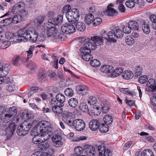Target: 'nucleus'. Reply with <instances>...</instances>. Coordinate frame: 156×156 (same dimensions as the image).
Here are the masks:
<instances>
[{
    "instance_id": "17",
    "label": "nucleus",
    "mask_w": 156,
    "mask_h": 156,
    "mask_svg": "<svg viewBox=\"0 0 156 156\" xmlns=\"http://www.w3.org/2000/svg\"><path fill=\"white\" fill-rule=\"evenodd\" d=\"M83 148L88 156H94L96 154L95 148L92 145L86 144L84 146Z\"/></svg>"
},
{
    "instance_id": "30",
    "label": "nucleus",
    "mask_w": 156,
    "mask_h": 156,
    "mask_svg": "<svg viewBox=\"0 0 156 156\" xmlns=\"http://www.w3.org/2000/svg\"><path fill=\"white\" fill-rule=\"evenodd\" d=\"M134 76L132 72L130 71L126 70L123 72L122 74L123 78L126 80L131 79Z\"/></svg>"
},
{
    "instance_id": "46",
    "label": "nucleus",
    "mask_w": 156,
    "mask_h": 156,
    "mask_svg": "<svg viewBox=\"0 0 156 156\" xmlns=\"http://www.w3.org/2000/svg\"><path fill=\"white\" fill-rule=\"evenodd\" d=\"M79 108L84 112H87L89 111L87 105L85 103H81L80 105Z\"/></svg>"
},
{
    "instance_id": "14",
    "label": "nucleus",
    "mask_w": 156,
    "mask_h": 156,
    "mask_svg": "<svg viewBox=\"0 0 156 156\" xmlns=\"http://www.w3.org/2000/svg\"><path fill=\"white\" fill-rule=\"evenodd\" d=\"M51 139L53 143L54 146L56 147H60L63 144L62 141V138L59 135H53L51 138Z\"/></svg>"
},
{
    "instance_id": "42",
    "label": "nucleus",
    "mask_w": 156,
    "mask_h": 156,
    "mask_svg": "<svg viewBox=\"0 0 156 156\" xmlns=\"http://www.w3.org/2000/svg\"><path fill=\"white\" fill-rule=\"evenodd\" d=\"M84 148L82 147L79 146L76 147L74 149V151L75 154L76 155L74 156H80L82 154L84 151Z\"/></svg>"
},
{
    "instance_id": "53",
    "label": "nucleus",
    "mask_w": 156,
    "mask_h": 156,
    "mask_svg": "<svg viewBox=\"0 0 156 156\" xmlns=\"http://www.w3.org/2000/svg\"><path fill=\"white\" fill-rule=\"evenodd\" d=\"M46 76V74L44 71L40 72L38 75V80L41 82H43L45 79Z\"/></svg>"
},
{
    "instance_id": "63",
    "label": "nucleus",
    "mask_w": 156,
    "mask_h": 156,
    "mask_svg": "<svg viewBox=\"0 0 156 156\" xmlns=\"http://www.w3.org/2000/svg\"><path fill=\"white\" fill-rule=\"evenodd\" d=\"M20 60V56H14L12 59V64L16 66H18Z\"/></svg>"
},
{
    "instance_id": "13",
    "label": "nucleus",
    "mask_w": 156,
    "mask_h": 156,
    "mask_svg": "<svg viewBox=\"0 0 156 156\" xmlns=\"http://www.w3.org/2000/svg\"><path fill=\"white\" fill-rule=\"evenodd\" d=\"M73 128L78 131L83 130L85 127V124L84 121L80 119H76L74 121Z\"/></svg>"
},
{
    "instance_id": "52",
    "label": "nucleus",
    "mask_w": 156,
    "mask_h": 156,
    "mask_svg": "<svg viewBox=\"0 0 156 156\" xmlns=\"http://www.w3.org/2000/svg\"><path fill=\"white\" fill-rule=\"evenodd\" d=\"M102 22L101 18L98 17L95 18L93 20L92 23L94 26H96L99 25Z\"/></svg>"
},
{
    "instance_id": "34",
    "label": "nucleus",
    "mask_w": 156,
    "mask_h": 156,
    "mask_svg": "<svg viewBox=\"0 0 156 156\" xmlns=\"http://www.w3.org/2000/svg\"><path fill=\"white\" fill-rule=\"evenodd\" d=\"M108 125L104 123H100L98 129L100 132L102 133H105L107 132L109 130Z\"/></svg>"
},
{
    "instance_id": "8",
    "label": "nucleus",
    "mask_w": 156,
    "mask_h": 156,
    "mask_svg": "<svg viewBox=\"0 0 156 156\" xmlns=\"http://www.w3.org/2000/svg\"><path fill=\"white\" fill-rule=\"evenodd\" d=\"M30 33H31V31L27 30L26 28L20 29L18 31L16 41L15 42L27 41L29 38Z\"/></svg>"
},
{
    "instance_id": "26",
    "label": "nucleus",
    "mask_w": 156,
    "mask_h": 156,
    "mask_svg": "<svg viewBox=\"0 0 156 156\" xmlns=\"http://www.w3.org/2000/svg\"><path fill=\"white\" fill-rule=\"evenodd\" d=\"M129 27H130L131 29L135 30H139V26L138 23L134 20H131L128 23Z\"/></svg>"
},
{
    "instance_id": "43",
    "label": "nucleus",
    "mask_w": 156,
    "mask_h": 156,
    "mask_svg": "<svg viewBox=\"0 0 156 156\" xmlns=\"http://www.w3.org/2000/svg\"><path fill=\"white\" fill-rule=\"evenodd\" d=\"M10 44V42L8 41H1L0 42V47L2 49H4L7 48Z\"/></svg>"
},
{
    "instance_id": "3",
    "label": "nucleus",
    "mask_w": 156,
    "mask_h": 156,
    "mask_svg": "<svg viewBox=\"0 0 156 156\" xmlns=\"http://www.w3.org/2000/svg\"><path fill=\"white\" fill-rule=\"evenodd\" d=\"M51 125L48 121H42L40 122L33 128V134L36 135L41 134L44 131L51 130Z\"/></svg>"
},
{
    "instance_id": "33",
    "label": "nucleus",
    "mask_w": 156,
    "mask_h": 156,
    "mask_svg": "<svg viewBox=\"0 0 156 156\" xmlns=\"http://www.w3.org/2000/svg\"><path fill=\"white\" fill-rule=\"evenodd\" d=\"M94 16L92 13H88L85 16V22L88 25L91 24L93 20Z\"/></svg>"
},
{
    "instance_id": "1",
    "label": "nucleus",
    "mask_w": 156,
    "mask_h": 156,
    "mask_svg": "<svg viewBox=\"0 0 156 156\" xmlns=\"http://www.w3.org/2000/svg\"><path fill=\"white\" fill-rule=\"evenodd\" d=\"M63 20V16L59 15L56 18L52 17L49 19L48 23H44L43 26V29L44 30L45 33L48 36L55 33L56 29L55 25H57L61 23Z\"/></svg>"
},
{
    "instance_id": "55",
    "label": "nucleus",
    "mask_w": 156,
    "mask_h": 156,
    "mask_svg": "<svg viewBox=\"0 0 156 156\" xmlns=\"http://www.w3.org/2000/svg\"><path fill=\"white\" fill-rule=\"evenodd\" d=\"M120 91L124 93L132 96L135 94L134 92L129 90L128 88H122L120 89Z\"/></svg>"
},
{
    "instance_id": "48",
    "label": "nucleus",
    "mask_w": 156,
    "mask_h": 156,
    "mask_svg": "<svg viewBox=\"0 0 156 156\" xmlns=\"http://www.w3.org/2000/svg\"><path fill=\"white\" fill-rule=\"evenodd\" d=\"M28 66L30 69V72L32 73L34 72V70L37 68V66L35 63L32 61L30 62Z\"/></svg>"
},
{
    "instance_id": "10",
    "label": "nucleus",
    "mask_w": 156,
    "mask_h": 156,
    "mask_svg": "<svg viewBox=\"0 0 156 156\" xmlns=\"http://www.w3.org/2000/svg\"><path fill=\"white\" fill-rule=\"evenodd\" d=\"M62 117L64 122L68 126L73 128L75 120L73 117L71 113L67 111H64L62 113Z\"/></svg>"
},
{
    "instance_id": "4",
    "label": "nucleus",
    "mask_w": 156,
    "mask_h": 156,
    "mask_svg": "<svg viewBox=\"0 0 156 156\" xmlns=\"http://www.w3.org/2000/svg\"><path fill=\"white\" fill-rule=\"evenodd\" d=\"M16 128V125L14 122L10 123L8 127L3 124L0 128V134L2 135H6L8 137H9L13 135Z\"/></svg>"
},
{
    "instance_id": "51",
    "label": "nucleus",
    "mask_w": 156,
    "mask_h": 156,
    "mask_svg": "<svg viewBox=\"0 0 156 156\" xmlns=\"http://www.w3.org/2000/svg\"><path fill=\"white\" fill-rule=\"evenodd\" d=\"M129 26V24L127 23V24L126 25H124L122 27V31L123 33L129 34L131 33L132 30L130 27Z\"/></svg>"
},
{
    "instance_id": "41",
    "label": "nucleus",
    "mask_w": 156,
    "mask_h": 156,
    "mask_svg": "<svg viewBox=\"0 0 156 156\" xmlns=\"http://www.w3.org/2000/svg\"><path fill=\"white\" fill-rule=\"evenodd\" d=\"M141 156H154L152 151L150 149L144 150L142 152Z\"/></svg>"
},
{
    "instance_id": "54",
    "label": "nucleus",
    "mask_w": 156,
    "mask_h": 156,
    "mask_svg": "<svg viewBox=\"0 0 156 156\" xmlns=\"http://www.w3.org/2000/svg\"><path fill=\"white\" fill-rule=\"evenodd\" d=\"M12 22V17H9L4 19L1 22V24L3 23V26H7L10 24Z\"/></svg>"
},
{
    "instance_id": "50",
    "label": "nucleus",
    "mask_w": 156,
    "mask_h": 156,
    "mask_svg": "<svg viewBox=\"0 0 156 156\" xmlns=\"http://www.w3.org/2000/svg\"><path fill=\"white\" fill-rule=\"evenodd\" d=\"M44 18L43 16H40L38 17L34 20V23L36 26H38L43 21Z\"/></svg>"
},
{
    "instance_id": "39",
    "label": "nucleus",
    "mask_w": 156,
    "mask_h": 156,
    "mask_svg": "<svg viewBox=\"0 0 156 156\" xmlns=\"http://www.w3.org/2000/svg\"><path fill=\"white\" fill-rule=\"evenodd\" d=\"M33 129H32L31 134L33 135L34 136L32 140V142L34 144H40L42 141V139H40L39 138V136H38L39 134L36 135L33 133Z\"/></svg>"
},
{
    "instance_id": "44",
    "label": "nucleus",
    "mask_w": 156,
    "mask_h": 156,
    "mask_svg": "<svg viewBox=\"0 0 156 156\" xmlns=\"http://www.w3.org/2000/svg\"><path fill=\"white\" fill-rule=\"evenodd\" d=\"M149 19L152 22V27L153 28L156 30V15L152 14L150 16Z\"/></svg>"
},
{
    "instance_id": "64",
    "label": "nucleus",
    "mask_w": 156,
    "mask_h": 156,
    "mask_svg": "<svg viewBox=\"0 0 156 156\" xmlns=\"http://www.w3.org/2000/svg\"><path fill=\"white\" fill-rule=\"evenodd\" d=\"M154 96L151 98L152 105L154 106H156V92L153 93Z\"/></svg>"
},
{
    "instance_id": "47",
    "label": "nucleus",
    "mask_w": 156,
    "mask_h": 156,
    "mask_svg": "<svg viewBox=\"0 0 156 156\" xmlns=\"http://www.w3.org/2000/svg\"><path fill=\"white\" fill-rule=\"evenodd\" d=\"M125 41L126 43L129 45H132L134 42L133 37L130 36H128L126 37Z\"/></svg>"
},
{
    "instance_id": "62",
    "label": "nucleus",
    "mask_w": 156,
    "mask_h": 156,
    "mask_svg": "<svg viewBox=\"0 0 156 156\" xmlns=\"http://www.w3.org/2000/svg\"><path fill=\"white\" fill-rule=\"evenodd\" d=\"M103 153L102 155L100 156H111L112 155L111 151L108 148L106 149Z\"/></svg>"
},
{
    "instance_id": "23",
    "label": "nucleus",
    "mask_w": 156,
    "mask_h": 156,
    "mask_svg": "<svg viewBox=\"0 0 156 156\" xmlns=\"http://www.w3.org/2000/svg\"><path fill=\"white\" fill-rule=\"evenodd\" d=\"M91 37V41H93L96 46L101 45L103 44V39L102 37L99 36H94L92 37Z\"/></svg>"
},
{
    "instance_id": "19",
    "label": "nucleus",
    "mask_w": 156,
    "mask_h": 156,
    "mask_svg": "<svg viewBox=\"0 0 156 156\" xmlns=\"http://www.w3.org/2000/svg\"><path fill=\"white\" fill-rule=\"evenodd\" d=\"M101 122V121L99 119L92 120L89 122V127L92 130H95L98 128L99 124Z\"/></svg>"
},
{
    "instance_id": "6",
    "label": "nucleus",
    "mask_w": 156,
    "mask_h": 156,
    "mask_svg": "<svg viewBox=\"0 0 156 156\" xmlns=\"http://www.w3.org/2000/svg\"><path fill=\"white\" fill-rule=\"evenodd\" d=\"M31 123L26 121H24L21 123L18 127L16 132L20 136L25 135L28 132L32 127Z\"/></svg>"
},
{
    "instance_id": "38",
    "label": "nucleus",
    "mask_w": 156,
    "mask_h": 156,
    "mask_svg": "<svg viewBox=\"0 0 156 156\" xmlns=\"http://www.w3.org/2000/svg\"><path fill=\"white\" fill-rule=\"evenodd\" d=\"M22 16L21 15H16L14 16L12 18V23H17L20 22L22 20Z\"/></svg>"
},
{
    "instance_id": "35",
    "label": "nucleus",
    "mask_w": 156,
    "mask_h": 156,
    "mask_svg": "<svg viewBox=\"0 0 156 156\" xmlns=\"http://www.w3.org/2000/svg\"><path fill=\"white\" fill-rule=\"evenodd\" d=\"M91 53V51L90 50H89V51L86 52L85 54L82 55V59L86 61H90L92 58V55L90 54Z\"/></svg>"
},
{
    "instance_id": "59",
    "label": "nucleus",
    "mask_w": 156,
    "mask_h": 156,
    "mask_svg": "<svg viewBox=\"0 0 156 156\" xmlns=\"http://www.w3.org/2000/svg\"><path fill=\"white\" fill-rule=\"evenodd\" d=\"M147 80L148 77L146 76H141L138 79V82L140 83L144 84L147 82Z\"/></svg>"
},
{
    "instance_id": "21",
    "label": "nucleus",
    "mask_w": 156,
    "mask_h": 156,
    "mask_svg": "<svg viewBox=\"0 0 156 156\" xmlns=\"http://www.w3.org/2000/svg\"><path fill=\"white\" fill-rule=\"evenodd\" d=\"M90 112L93 115H98L101 113L100 107L98 105H93L91 107Z\"/></svg>"
},
{
    "instance_id": "29",
    "label": "nucleus",
    "mask_w": 156,
    "mask_h": 156,
    "mask_svg": "<svg viewBox=\"0 0 156 156\" xmlns=\"http://www.w3.org/2000/svg\"><path fill=\"white\" fill-rule=\"evenodd\" d=\"M142 29L144 33L148 34L150 31V28L147 21H144L142 25Z\"/></svg>"
},
{
    "instance_id": "11",
    "label": "nucleus",
    "mask_w": 156,
    "mask_h": 156,
    "mask_svg": "<svg viewBox=\"0 0 156 156\" xmlns=\"http://www.w3.org/2000/svg\"><path fill=\"white\" fill-rule=\"evenodd\" d=\"M51 104L53 106L52 107V110L53 112L56 114H59L63 113L62 108L61 105L59 106L58 105V103L55 101V98L51 99Z\"/></svg>"
},
{
    "instance_id": "9",
    "label": "nucleus",
    "mask_w": 156,
    "mask_h": 156,
    "mask_svg": "<svg viewBox=\"0 0 156 156\" xmlns=\"http://www.w3.org/2000/svg\"><path fill=\"white\" fill-rule=\"evenodd\" d=\"M25 9V4L21 2L15 4L13 7L12 12L15 14L17 13L20 14L23 16H26L27 12Z\"/></svg>"
},
{
    "instance_id": "49",
    "label": "nucleus",
    "mask_w": 156,
    "mask_h": 156,
    "mask_svg": "<svg viewBox=\"0 0 156 156\" xmlns=\"http://www.w3.org/2000/svg\"><path fill=\"white\" fill-rule=\"evenodd\" d=\"M102 143L101 145L98 146V150L99 153V156L102 155L103 153L104 152L105 150L106 149L105 147L104 146L103 143L104 141H102Z\"/></svg>"
},
{
    "instance_id": "40",
    "label": "nucleus",
    "mask_w": 156,
    "mask_h": 156,
    "mask_svg": "<svg viewBox=\"0 0 156 156\" xmlns=\"http://www.w3.org/2000/svg\"><path fill=\"white\" fill-rule=\"evenodd\" d=\"M103 120L105 124L107 125H109L112 122V117L110 115H106L103 118Z\"/></svg>"
},
{
    "instance_id": "58",
    "label": "nucleus",
    "mask_w": 156,
    "mask_h": 156,
    "mask_svg": "<svg viewBox=\"0 0 156 156\" xmlns=\"http://www.w3.org/2000/svg\"><path fill=\"white\" fill-rule=\"evenodd\" d=\"M90 65L94 67H97L100 65V62L97 59H94L90 61Z\"/></svg>"
},
{
    "instance_id": "57",
    "label": "nucleus",
    "mask_w": 156,
    "mask_h": 156,
    "mask_svg": "<svg viewBox=\"0 0 156 156\" xmlns=\"http://www.w3.org/2000/svg\"><path fill=\"white\" fill-rule=\"evenodd\" d=\"M65 95L67 96L72 97L73 95V91L71 88H68L64 91Z\"/></svg>"
},
{
    "instance_id": "15",
    "label": "nucleus",
    "mask_w": 156,
    "mask_h": 156,
    "mask_svg": "<svg viewBox=\"0 0 156 156\" xmlns=\"http://www.w3.org/2000/svg\"><path fill=\"white\" fill-rule=\"evenodd\" d=\"M91 37L90 39L87 38L85 40V43L83 44L84 48L86 49H88L89 50H94L95 49L97 46L93 41H91Z\"/></svg>"
},
{
    "instance_id": "36",
    "label": "nucleus",
    "mask_w": 156,
    "mask_h": 156,
    "mask_svg": "<svg viewBox=\"0 0 156 156\" xmlns=\"http://www.w3.org/2000/svg\"><path fill=\"white\" fill-rule=\"evenodd\" d=\"M68 104L71 107L75 108L78 105V102L76 99L74 98H72L69 100Z\"/></svg>"
},
{
    "instance_id": "7",
    "label": "nucleus",
    "mask_w": 156,
    "mask_h": 156,
    "mask_svg": "<svg viewBox=\"0 0 156 156\" xmlns=\"http://www.w3.org/2000/svg\"><path fill=\"white\" fill-rule=\"evenodd\" d=\"M80 16L79 11L77 9H73L66 15V18L71 24H74L79 20Z\"/></svg>"
},
{
    "instance_id": "56",
    "label": "nucleus",
    "mask_w": 156,
    "mask_h": 156,
    "mask_svg": "<svg viewBox=\"0 0 156 156\" xmlns=\"http://www.w3.org/2000/svg\"><path fill=\"white\" fill-rule=\"evenodd\" d=\"M142 69L141 67L138 66L136 67L135 69V76L138 77L141 74Z\"/></svg>"
},
{
    "instance_id": "16",
    "label": "nucleus",
    "mask_w": 156,
    "mask_h": 156,
    "mask_svg": "<svg viewBox=\"0 0 156 156\" xmlns=\"http://www.w3.org/2000/svg\"><path fill=\"white\" fill-rule=\"evenodd\" d=\"M156 82L154 79H150L149 80L147 83V86L149 87L148 91L152 92L153 93L156 92Z\"/></svg>"
},
{
    "instance_id": "12",
    "label": "nucleus",
    "mask_w": 156,
    "mask_h": 156,
    "mask_svg": "<svg viewBox=\"0 0 156 156\" xmlns=\"http://www.w3.org/2000/svg\"><path fill=\"white\" fill-rule=\"evenodd\" d=\"M61 29L63 32L66 34H72L76 30L75 27L73 25L67 23L63 24Z\"/></svg>"
},
{
    "instance_id": "61",
    "label": "nucleus",
    "mask_w": 156,
    "mask_h": 156,
    "mask_svg": "<svg viewBox=\"0 0 156 156\" xmlns=\"http://www.w3.org/2000/svg\"><path fill=\"white\" fill-rule=\"evenodd\" d=\"M97 100L96 98L93 96L90 97L88 99V103L90 105H94L97 103Z\"/></svg>"
},
{
    "instance_id": "28",
    "label": "nucleus",
    "mask_w": 156,
    "mask_h": 156,
    "mask_svg": "<svg viewBox=\"0 0 156 156\" xmlns=\"http://www.w3.org/2000/svg\"><path fill=\"white\" fill-rule=\"evenodd\" d=\"M76 90L79 94H81L83 95L86 94L87 91V88L85 86L81 85L77 86Z\"/></svg>"
},
{
    "instance_id": "60",
    "label": "nucleus",
    "mask_w": 156,
    "mask_h": 156,
    "mask_svg": "<svg viewBox=\"0 0 156 156\" xmlns=\"http://www.w3.org/2000/svg\"><path fill=\"white\" fill-rule=\"evenodd\" d=\"M71 7L69 5H66L64 6L62 9V12L64 13H66V14L69 12H71Z\"/></svg>"
},
{
    "instance_id": "27",
    "label": "nucleus",
    "mask_w": 156,
    "mask_h": 156,
    "mask_svg": "<svg viewBox=\"0 0 156 156\" xmlns=\"http://www.w3.org/2000/svg\"><path fill=\"white\" fill-rule=\"evenodd\" d=\"M45 141H43V140H42V141L40 144L38 145V147L40 150H45L50 147V145L49 143Z\"/></svg>"
},
{
    "instance_id": "31",
    "label": "nucleus",
    "mask_w": 156,
    "mask_h": 156,
    "mask_svg": "<svg viewBox=\"0 0 156 156\" xmlns=\"http://www.w3.org/2000/svg\"><path fill=\"white\" fill-rule=\"evenodd\" d=\"M29 38L28 41L33 43L37 42V33L35 31L34 33L31 31V33H30Z\"/></svg>"
},
{
    "instance_id": "2",
    "label": "nucleus",
    "mask_w": 156,
    "mask_h": 156,
    "mask_svg": "<svg viewBox=\"0 0 156 156\" xmlns=\"http://www.w3.org/2000/svg\"><path fill=\"white\" fill-rule=\"evenodd\" d=\"M17 112L15 107L6 108L0 115L1 120L5 123L10 121L16 115Z\"/></svg>"
},
{
    "instance_id": "20",
    "label": "nucleus",
    "mask_w": 156,
    "mask_h": 156,
    "mask_svg": "<svg viewBox=\"0 0 156 156\" xmlns=\"http://www.w3.org/2000/svg\"><path fill=\"white\" fill-rule=\"evenodd\" d=\"M41 135V138L43 140L47 141L52 135V132L51 130L44 131Z\"/></svg>"
},
{
    "instance_id": "37",
    "label": "nucleus",
    "mask_w": 156,
    "mask_h": 156,
    "mask_svg": "<svg viewBox=\"0 0 156 156\" xmlns=\"http://www.w3.org/2000/svg\"><path fill=\"white\" fill-rule=\"evenodd\" d=\"M9 71L8 68L6 66H3V65L0 63V74L2 75H5L8 74Z\"/></svg>"
},
{
    "instance_id": "18",
    "label": "nucleus",
    "mask_w": 156,
    "mask_h": 156,
    "mask_svg": "<svg viewBox=\"0 0 156 156\" xmlns=\"http://www.w3.org/2000/svg\"><path fill=\"white\" fill-rule=\"evenodd\" d=\"M113 5L112 3L109 4L107 7V9L104 11V13L109 16H114L117 12L115 9L112 8Z\"/></svg>"
},
{
    "instance_id": "32",
    "label": "nucleus",
    "mask_w": 156,
    "mask_h": 156,
    "mask_svg": "<svg viewBox=\"0 0 156 156\" xmlns=\"http://www.w3.org/2000/svg\"><path fill=\"white\" fill-rule=\"evenodd\" d=\"M75 26L77 30L81 32L83 31L86 29L85 24L83 22H78L76 24Z\"/></svg>"
},
{
    "instance_id": "24",
    "label": "nucleus",
    "mask_w": 156,
    "mask_h": 156,
    "mask_svg": "<svg viewBox=\"0 0 156 156\" xmlns=\"http://www.w3.org/2000/svg\"><path fill=\"white\" fill-rule=\"evenodd\" d=\"M123 71L122 69L120 67L115 69L109 76L112 78H115L120 75Z\"/></svg>"
},
{
    "instance_id": "45",
    "label": "nucleus",
    "mask_w": 156,
    "mask_h": 156,
    "mask_svg": "<svg viewBox=\"0 0 156 156\" xmlns=\"http://www.w3.org/2000/svg\"><path fill=\"white\" fill-rule=\"evenodd\" d=\"M56 36L58 37V38L57 39H54V42H58L59 41V40L61 41H64L65 38L64 34H61L59 33L56 34Z\"/></svg>"
},
{
    "instance_id": "22",
    "label": "nucleus",
    "mask_w": 156,
    "mask_h": 156,
    "mask_svg": "<svg viewBox=\"0 0 156 156\" xmlns=\"http://www.w3.org/2000/svg\"><path fill=\"white\" fill-rule=\"evenodd\" d=\"M55 100L58 102L60 103L62 106L64 105L63 103L65 102L66 100L65 97L62 94H58L56 95L55 97Z\"/></svg>"
},
{
    "instance_id": "25",
    "label": "nucleus",
    "mask_w": 156,
    "mask_h": 156,
    "mask_svg": "<svg viewBox=\"0 0 156 156\" xmlns=\"http://www.w3.org/2000/svg\"><path fill=\"white\" fill-rule=\"evenodd\" d=\"M100 69L102 72L108 73L112 72L113 70V68L111 66L104 65L101 67Z\"/></svg>"
},
{
    "instance_id": "5",
    "label": "nucleus",
    "mask_w": 156,
    "mask_h": 156,
    "mask_svg": "<svg viewBox=\"0 0 156 156\" xmlns=\"http://www.w3.org/2000/svg\"><path fill=\"white\" fill-rule=\"evenodd\" d=\"M111 30L112 31H110L108 32V36H104V38L106 40L115 42H116L115 37L117 38H120L123 36L124 33L122 30L119 28L115 29V30L112 29Z\"/></svg>"
}]
</instances>
